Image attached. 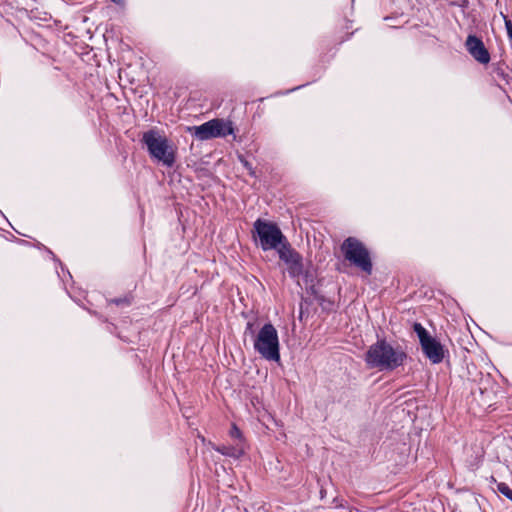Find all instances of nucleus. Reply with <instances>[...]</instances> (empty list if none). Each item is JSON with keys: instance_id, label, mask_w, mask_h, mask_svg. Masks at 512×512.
Returning a JSON list of instances; mask_svg holds the SVG:
<instances>
[{"instance_id": "nucleus-1", "label": "nucleus", "mask_w": 512, "mask_h": 512, "mask_svg": "<svg viewBox=\"0 0 512 512\" xmlns=\"http://www.w3.org/2000/svg\"><path fill=\"white\" fill-rule=\"evenodd\" d=\"M406 357V353L401 348H394L386 341H378L369 347L365 360L370 368L384 371L401 366Z\"/></svg>"}, {"instance_id": "nucleus-2", "label": "nucleus", "mask_w": 512, "mask_h": 512, "mask_svg": "<svg viewBox=\"0 0 512 512\" xmlns=\"http://www.w3.org/2000/svg\"><path fill=\"white\" fill-rule=\"evenodd\" d=\"M254 349L266 360L280 361L278 332L271 323L265 324L257 333Z\"/></svg>"}, {"instance_id": "nucleus-3", "label": "nucleus", "mask_w": 512, "mask_h": 512, "mask_svg": "<svg viewBox=\"0 0 512 512\" xmlns=\"http://www.w3.org/2000/svg\"><path fill=\"white\" fill-rule=\"evenodd\" d=\"M143 142L152 157L171 167L175 162V153L166 136L158 131L149 130L143 134Z\"/></svg>"}, {"instance_id": "nucleus-4", "label": "nucleus", "mask_w": 512, "mask_h": 512, "mask_svg": "<svg viewBox=\"0 0 512 512\" xmlns=\"http://www.w3.org/2000/svg\"><path fill=\"white\" fill-rule=\"evenodd\" d=\"M253 234L257 235L260 246L264 251L278 249L287 241L275 223L261 219L254 222Z\"/></svg>"}, {"instance_id": "nucleus-5", "label": "nucleus", "mask_w": 512, "mask_h": 512, "mask_svg": "<svg viewBox=\"0 0 512 512\" xmlns=\"http://www.w3.org/2000/svg\"><path fill=\"white\" fill-rule=\"evenodd\" d=\"M341 251L346 260L367 274L372 272V262L367 248L354 237H349L341 245Z\"/></svg>"}, {"instance_id": "nucleus-6", "label": "nucleus", "mask_w": 512, "mask_h": 512, "mask_svg": "<svg viewBox=\"0 0 512 512\" xmlns=\"http://www.w3.org/2000/svg\"><path fill=\"white\" fill-rule=\"evenodd\" d=\"M187 131L196 139L204 141L230 135L233 133V127L230 121L216 118L199 126L187 127Z\"/></svg>"}, {"instance_id": "nucleus-7", "label": "nucleus", "mask_w": 512, "mask_h": 512, "mask_svg": "<svg viewBox=\"0 0 512 512\" xmlns=\"http://www.w3.org/2000/svg\"><path fill=\"white\" fill-rule=\"evenodd\" d=\"M413 329L419 338V342L425 356L433 363L438 364L444 359L443 345L420 324L415 323Z\"/></svg>"}, {"instance_id": "nucleus-8", "label": "nucleus", "mask_w": 512, "mask_h": 512, "mask_svg": "<svg viewBox=\"0 0 512 512\" xmlns=\"http://www.w3.org/2000/svg\"><path fill=\"white\" fill-rule=\"evenodd\" d=\"M279 258L288 266L290 276L297 277L303 271L302 257L286 241L278 249Z\"/></svg>"}, {"instance_id": "nucleus-9", "label": "nucleus", "mask_w": 512, "mask_h": 512, "mask_svg": "<svg viewBox=\"0 0 512 512\" xmlns=\"http://www.w3.org/2000/svg\"><path fill=\"white\" fill-rule=\"evenodd\" d=\"M465 46L467 51L476 61L481 64L489 63L490 54L481 39L474 35H469L466 39Z\"/></svg>"}, {"instance_id": "nucleus-10", "label": "nucleus", "mask_w": 512, "mask_h": 512, "mask_svg": "<svg viewBox=\"0 0 512 512\" xmlns=\"http://www.w3.org/2000/svg\"><path fill=\"white\" fill-rule=\"evenodd\" d=\"M219 452H221L223 455H228L232 457H239L243 453V448L236 446V447H227L222 446L217 449Z\"/></svg>"}, {"instance_id": "nucleus-11", "label": "nucleus", "mask_w": 512, "mask_h": 512, "mask_svg": "<svg viewBox=\"0 0 512 512\" xmlns=\"http://www.w3.org/2000/svg\"><path fill=\"white\" fill-rule=\"evenodd\" d=\"M498 490L507 498L512 500V490L505 483H500L498 485Z\"/></svg>"}, {"instance_id": "nucleus-12", "label": "nucleus", "mask_w": 512, "mask_h": 512, "mask_svg": "<svg viewBox=\"0 0 512 512\" xmlns=\"http://www.w3.org/2000/svg\"><path fill=\"white\" fill-rule=\"evenodd\" d=\"M502 17L505 21V26H506L508 37L512 42V22L504 14H502Z\"/></svg>"}, {"instance_id": "nucleus-13", "label": "nucleus", "mask_w": 512, "mask_h": 512, "mask_svg": "<svg viewBox=\"0 0 512 512\" xmlns=\"http://www.w3.org/2000/svg\"><path fill=\"white\" fill-rule=\"evenodd\" d=\"M230 435L233 438H240L241 437V432H240V430L235 425H233L231 430H230Z\"/></svg>"}, {"instance_id": "nucleus-14", "label": "nucleus", "mask_w": 512, "mask_h": 512, "mask_svg": "<svg viewBox=\"0 0 512 512\" xmlns=\"http://www.w3.org/2000/svg\"><path fill=\"white\" fill-rule=\"evenodd\" d=\"M240 161L252 174L253 172H252V167H251L250 163L247 160L243 159L242 157H240Z\"/></svg>"}, {"instance_id": "nucleus-15", "label": "nucleus", "mask_w": 512, "mask_h": 512, "mask_svg": "<svg viewBox=\"0 0 512 512\" xmlns=\"http://www.w3.org/2000/svg\"><path fill=\"white\" fill-rule=\"evenodd\" d=\"M252 328V324L251 323H248L247 324V329H251Z\"/></svg>"}, {"instance_id": "nucleus-16", "label": "nucleus", "mask_w": 512, "mask_h": 512, "mask_svg": "<svg viewBox=\"0 0 512 512\" xmlns=\"http://www.w3.org/2000/svg\"><path fill=\"white\" fill-rule=\"evenodd\" d=\"M112 1L115 2V3H120L121 2V0H112Z\"/></svg>"}]
</instances>
